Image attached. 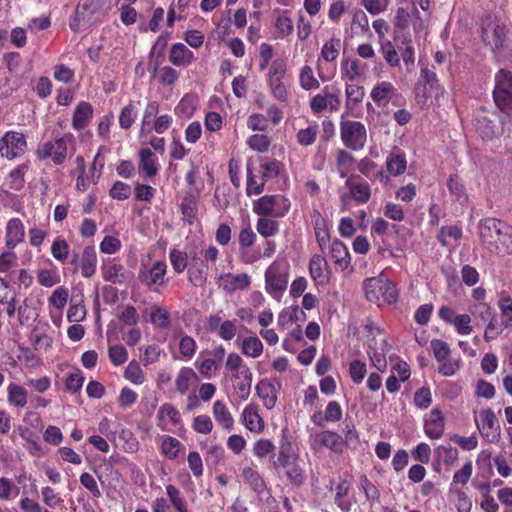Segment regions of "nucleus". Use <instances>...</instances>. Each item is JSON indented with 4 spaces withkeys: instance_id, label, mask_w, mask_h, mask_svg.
<instances>
[{
    "instance_id": "obj_55",
    "label": "nucleus",
    "mask_w": 512,
    "mask_h": 512,
    "mask_svg": "<svg viewBox=\"0 0 512 512\" xmlns=\"http://www.w3.org/2000/svg\"><path fill=\"white\" fill-rule=\"evenodd\" d=\"M27 166L26 165H20L13 169L8 176L9 181V187L12 190L19 191L24 186V176L27 172Z\"/></svg>"
},
{
    "instance_id": "obj_45",
    "label": "nucleus",
    "mask_w": 512,
    "mask_h": 512,
    "mask_svg": "<svg viewBox=\"0 0 512 512\" xmlns=\"http://www.w3.org/2000/svg\"><path fill=\"white\" fill-rule=\"evenodd\" d=\"M124 377L135 385H141L146 380L144 371L140 367V364L135 360L129 362L127 365L124 371Z\"/></svg>"
},
{
    "instance_id": "obj_4",
    "label": "nucleus",
    "mask_w": 512,
    "mask_h": 512,
    "mask_svg": "<svg viewBox=\"0 0 512 512\" xmlns=\"http://www.w3.org/2000/svg\"><path fill=\"white\" fill-rule=\"evenodd\" d=\"M291 203L283 195H265L253 202V212L259 216L282 218L290 210Z\"/></svg>"
},
{
    "instance_id": "obj_59",
    "label": "nucleus",
    "mask_w": 512,
    "mask_h": 512,
    "mask_svg": "<svg viewBox=\"0 0 512 512\" xmlns=\"http://www.w3.org/2000/svg\"><path fill=\"white\" fill-rule=\"evenodd\" d=\"M136 117H137V109L132 103H129L122 109V111L120 113V116H119L120 127L125 130L129 129L132 126V124L134 123Z\"/></svg>"
},
{
    "instance_id": "obj_56",
    "label": "nucleus",
    "mask_w": 512,
    "mask_h": 512,
    "mask_svg": "<svg viewBox=\"0 0 512 512\" xmlns=\"http://www.w3.org/2000/svg\"><path fill=\"white\" fill-rule=\"evenodd\" d=\"M181 447L182 444L178 439L166 436L162 442L161 451L168 459L173 460L177 458Z\"/></svg>"
},
{
    "instance_id": "obj_29",
    "label": "nucleus",
    "mask_w": 512,
    "mask_h": 512,
    "mask_svg": "<svg viewBox=\"0 0 512 512\" xmlns=\"http://www.w3.org/2000/svg\"><path fill=\"white\" fill-rule=\"evenodd\" d=\"M212 413L216 422L225 430H232L234 419L223 401L217 400L212 407Z\"/></svg>"
},
{
    "instance_id": "obj_51",
    "label": "nucleus",
    "mask_w": 512,
    "mask_h": 512,
    "mask_svg": "<svg viewBox=\"0 0 512 512\" xmlns=\"http://www.w3.org/2000/svg\"><path fill=\"white\" fill-rule=\"evenodd\" d=\"M166 493L172 506L177 512H188L187 504L185 499L182 497L181 492L178 488L173 485L166 486Z\"/></svg>"
},
{
    "instance_id": "obj_41",
    "label": "nucleus",
    "mask_w": 512,
    "mask_h": 512,
    "mask_svg": "<svg viewBox=\"0 0 512 512\" xmlns=\"http://www.w3.org/2000/svg\"><path fill=\"white\" fill-rule=\"evenodd\" d=\"M346 186L349 188L351 197L359 202L366 203L371 196V188L368 183H352L349 180L346 182Z\"/></svg>"
},
{
    "instance_id": "obj_21",
    "label": "nucleus",
    "mask_w": 512,
    "mask_h": 512,
    "mask_svg": "<svg viewBox=\"0 0 512 512\" xmlns=\"http://www.w3.org/2000/svg\"><path fill=\"white\" fill-rule=\"evenodd\" d=\"M366 66L356 58H344L341 61V78L355 81L365 75Z\"/></svg>"
},
{
    "instance_id": "obj_58",
    "label": "nucleus",
    "mask_w": 512,
    "mask_h": 512,
    "mask_svg": "<svg viewBox=\"0 0 512 512\" xmlns=\"http://www.w3.org/2000/svg\"><path fill=\"white\" fill-rule=\"evenodd\" d=\"M386 345L385 340L383 339L381 342V347L379 351L376 348H372L369 346L368 354L370 356V359L373 363V365L376 367L378 371H384L387 367L386 359H385V353H384V346Z\"/></svg>"
},
{
    "instance_id": "obj_38",
    "label": "nucleus",
    "mask_w": 512,
    "mask_h": 512,
    "mask_svg": "<svg viewBox=\"0 0 512 512\" xmlns=\"http://www.w3.org/2000/svg\"><path fill=\"white\" fill-rule=\"evenodd\" d=\"M188 280L196 287H202L208 278V268L203 263H194L188 267Z\"/></svg>"
},
{
    "instance_id": "obj_13",
    "label": "nucleus",
    "mask_w": 512,
    "mask_h": 512,
    "mask_svg": "<svg viewBox=\"0 0 512 512\" xmlns=\"http://www.w3.org/2000/svg\"><path fill=\"white\" fill-rule=\"evenodd\" d=\"M167 265L163 261H156L150 268L142 267L139 271V280L142 284L151 287L153 285H164Z\"/></svg>"
},
{
    "instance_id": "obj_53",
    "label": "nucleus",
    "mask_w": 512,
    "mask_h": 512,
    "mask_svg": "<svg viewBox=\"0 0 512 512\" xmlns=\"http://www.w3.org/2000/svg\"><path fill=\"white\" fill-rule=\"evenodd\" d=\"M225 367L227 370L232 372V374L239 371V374H241L242 379H243V377L245 378V376H246V375H243V372L247 373V369H249V367L244 363L241 356L238 355L237 353L228 354L226 363H225Z\"/></svg>"
},
{
    "instance_id": "obj_62",
    "label": "nucleus",
    "mask_w": 512,
    "mask_h": 512,
    "mask_svg": "<svg viewBox=\"0 0 512 512\" xmlns=\"http://www.w3.org/2000/svg\"><path fill=\"white\" fill-rule=\"evenodd\" d=\"M456 495L455 506L458 512H471L472 501L463 489L449 490Z\"/></svg>"
},
{
    "instance_id": "obj_42",
    "label": "nucleus",
    "mask_w": 512,
    "mask_h": 512,
    "mask_svg": "<svg viewBox=\"0 0 512 512\" xmlns=\"http://www.w3.org/2000/svg\"><path fill=\"white\" fill-rule=\"evenodd\" d=\"M256 230L265 238L272 237L279 232V223L268 216H262L257 220Z\"/></svg>"
},
{
    "instance_id": "obj_1",
    "label": "nucleus",
    "mask_w": 512,
    "mask_h": 512,
    "mask_svg": "<svg viewBox=\"0 0 512 512\" xmlns=\"http://www.w3.org/2000/svg\"><path fill=\"white\" fill-rule=\"evenodd\" d=\"M480 239L491 251L512 254V227L496 218L482 219L478 224Z\"/></svg>"
},
{
    "instance_id": "obj_35",
    "label": "nucleus",
    "mask_w": 512,
    "mask_h": 512,
    "mask_svg": "<svg viewBox=\"0 0 512 512\" xmlns=\"http://www.w3.org/2000/svg\"><path fill=\"white\" fill-rule=\"evenodd\" d=\"M139 168L145 172L147 177H153L158 172L157 158L155 154L148 148L139 151Z\"/></svg>"
},
{
    "instance_id": "obj_16",
    "label": "nucleus",
    "mask_w": 512,
    "mask_h": 512,
    "mask_svg": "<svg viewBox=\"0 0 512 512\" xmlns=\"http://www.w3.org/2000/svg\"><path fill=\"white\" fill-rule=\"evenodd\" d=\"M251 284V277L246 273H223L220 276V286L229 294L237 290H245Z\"/></svg>"
},
{
    "instance_id": "obj_8",
    "label": "nucleus",
    "mask_w": 512,
    "mask_h": 512,
    "mask_svg": "<svg viewBox=\"0 0 512 512\" xmlns=\"http://www.w3.org/2000/svg\"><path fill=\"white\" fill-rule=\"evenodd\" d=\"M340 136L347 148L360 150L365 146L367 131L361 122L345 120L340 123Z\"/></svg>"
},
{
    "instance_id": "obj_47",
    "label": "nucleus",
    "mask_w": 512,
    "mask_h": 512,
    "mask_svg": "<svg viewBox=\"0 0 512 512\" xmlns=\"http://www.w3.org/2000/svg\"><path fill=\"white\" fill-rule=\"evenodd\" d=\"M341 48V40L339 38H331L325 42L321 49V57L326 62H333L337 59Z\"/></svg>"
},
{
    "instance_id": "obj_39",
    "label": "nucleus",
    "mask_w": 512,
    "mask_h": 512,
    "mask_svg": "<svg viewBox=\"0 0 512 512\" xmlns=\"http://www.w3.org/2000/svg\"><path fill=\"white\" fill-rule=\"evenodd\" d=\"M263 343L256 336H249L243 339L241 344V352L251 358H258L263 353Z\"/></svg>"
},
{
    "instance_id": "obj_20",
    "label": "nucleus",
    "mask_w": 512,
    "mask_h": 512,
    "mask_svg": "<svg viewBox=\"0 0 512 512\" xmlns=\"http://www.w3.org/2000/svg\"><path fill=\"white\" fill-rule=\"evenodd\" d=\"M444 416L438 408L431 410L429 418L425 420V434L431 439H439L444 433Z\"/></svg>"
},
{
    "instance_id": "obj_46",
    "label": "nucleus",
    "mask_w": 512,
    "mask_h": 512,
    "mask_svg": "<svg viewBox=\"0 0 512 512\" xmlns=\"http://www.w3.org/2000/svg\"><path fill=\"white\" fill-rule=\"evenodd\" d=\"M300 86L304 90H313L320 87V83L314 76V72L309 65H305L301 68L299 74Z\"/></svg>"
},
{
    "instance_id": "obj_24",
    "label": "nucleus",
    "mask_w": 512,
    "mask_h": 512,
    "mask_svg": "<svg viewBox=\"0 0 512 512\" xmlns=\"http://www.w3.org/2000/svg\"><path fill=\"white\" fill-rule=\"evenodd\" d=\"M24 225L19 218H12L6 225V246L16 247L24 239Z\"/></svg>"
},
{
    "instance_id": "obj_48",
    "label": "nucleus",
    "mask_w": 512,
    "mask_h": 512,
    "mask_svg": "<svg viewBox=\"0 0 512 512\" xmlns=\"http://www.w3.org/2000/svg\"><path fill=\"white\" fill-rule=\"evenodd\" d=\"M196 110L195 98L189 95L184 96L175 107V113L181 118H190Z\"/></svg>"
},
{
    "instance_id": "obj_32",
    "label": "nucleus",
    "mask_w": 512,
    "mask_h": 512,
    "mask_svg": "<svg viewBox=\"0 0 512 512\" xmlns=\"http://www.w3.org/2000/svg\"><path fill=\"white\" fill-rule=\"evenodd\" d=\"M7 400L11 406L23 408L28 401V392L23 386L10 383L7 386Z\"/></svg>"
},
{
    "instance_id": "obj_27",
    "label": "nucleus",
    "mask_w": 512,
    "mask_h": 512,
    "mask_svg": "<svg viewBox=\"0 0 512 512\" xmlns=\"http://www.w3.org/2000/svg\"><path fill=\"white\" fill-rule=\"evenodd\" d=\"M330 253H331V257L334 260L335 264L341 270H345L349 267L350 262H351V257H350L347 247L345 246V244L342 241H340L338 239L333 240L331 243V246H330Z\"/></svg>"
},
{
    "instance_id": "obj_26",
    "label": "nucleus",
    "mask_w": 512,
    "mask_h": 512,
    "mask_svg": "<svg viewBox=\"0 0 512 512\" xmlns=\"http://www.w3.org/2000/svg\"><path fill=\"white\" fill-rule=\"evenodd\" d=\"M97 254L92 246L84 247L80 258L81 274L85 278L92 277L96 272Z\"/></svg>"
},
{
    "instance_id": "obj_5",
    "label": "nucleus",
    "mask_w": 512,
    "mask_h": 512,
    "mask_svg": "<svg viewBox=\"0 0 512 512\" xmlns=\"http://www.w3.org/2000/svg\"><path fill=\"white\" fill-rule=\"evenodd\" d=\"M74 141L72 134H65L63 137L46 141L40 144L36 150L39 159H51L56 165L63 164L67 159L68 144Z\"/></svg>"
},
{
    "instance_id": "obj_25",
    "label": "nucleus",
    "mask_w": 512,
    "mask_h": 512,
    "mask_svg": "<svg viewBox=\"0 0 512 512\" xmlns=\"http://www.w3.org/2000/svg\"><path fill=\"white\" fill-rule=\"evenodd\" d=\"M328 264L321 255H313L309 262V273L311 278L319 283L325 284L328 281L327 276Z\"/></svg>"
},
{
    "instance_id": "obj_6",
    "label": "nucleus",
    "mask_w": 512,
    "mask_h": 512,
    "mask_svg": "<svg viewBox=\"0 0 512 512\" xmlns=\"http://www.w3.org/2000/svg\"><path fill=\"white\" fill-rule=\"evenodd\" d=\"M288 285L285 263L275 260L265 272V288L274 299L280 300Z\"/></svg>"
},
{
    "instance_id": "obj_43",
    "label": "nucleus",
    "mask_w": 512,
    "mask_h": 512,
    "mask_svg": "<svg viewBox=\"0 0 512 512\" xmlns=\"http://www.w3.org/2000/svg\"><path fill=\"white\" fill-rule=\"evenodd\" d=\"M387 171L393 176L402 175L407 168V161L404 155L399 153L391 154L386 160Z\"/></svg>"
},
{
    "instance_id": "obj_14",
    "label": "nucleus",
    "mask_w": 512,
    "mask_h": 512,
    "mask_svg": "<svg viewBox=\"0 0 512 512\" xmlns=\"http://www.w3.org/2000/svg\"><path fill=\"white\" fill-rule=\"evenodd\" d=\"M327 87L324 88L322 93L314 95L310 100V109L313 114L318 115L327 108L330 111H337L340 108L341 101L338 95L326 92Z\"/></svg>"
},
{
    "instance_id": "obj_57",
    "label": "nucleus",
    "mask_w": 512,
    "mask_h": 512,
    "mask_svg": "<svg viewBox=\"0 0 512 512\" xmlns=\"http://www.w3.org/2000/svg\"><path fill=\"white\" fill-rule=\"evenodd\" d=\"M318 134V125L314 124L305 129L298 131L296 138L301 146H311L315 141Z\"/></svg>"
},
{
    "instance_id": "obj_9",
    "label": "nucleus",
    "mask_w": 512,
    "mask_h": 512,
    "mask_svg": "<svg viewBox=\"0 0 512 512\" xmlns=\"http://www.w3.org/2000/svg\"><path fill=\"white\" fill-rule=\"evenodd\" d=\"M475 422L481 436L489 443L498 442L501 436V428L493 410L487 408L479 412V418Z\"/></svg>"
},
{
    "instance_id": "obj_30",
    "label": "nucleus",
    "mask_w": 512,
    "mask_h": 512,
    "mask_svg": "<svg viewBox=\"0 0 512 512\" xmlns=\"http://www.w3.org/2000/svg\"><path fill=\"white\" fill-rule=\"evenodd\" d=\"M181 213L183 216V220L187 222L189 225L194 223V220L197 216V195L189 191L186 193L182 202L180 204Z\"/></svg>"
},
{
    "instance_id": "obj_31",
    "label": "nucleus",
    "mask_w": 512,
    "mask_h": 512,
    "mask_svg": "<svg viewBox=\"0 0 512 512\" xmlns=\"http://www.w3.org/2000/svg\"><path fill=\"white\" fill-rule=\"evenodd\" d=\"M104 4L105 0H82V2L77 8V19L75 21L85 19L86 13H98L103 8ZM70 27L73 30H77L79 29V24L76 22H72L70 23Z\"/></svg>"
},
{
    "instance_id": "obj_50",
    "label": "nucleus",
    "mask_w": 512,
    "mask_h": 512,
    "mask_svg": "<svg viewBox=\"0 0 512 512\" xmlns=\"http://www.w3.org/2000/svg\"><path fill=\"white\" fill-rule=\"evenodd\" d=\"M169 260L171 262V265L173 267V270L177 274H181L184 272V270L188 266V257L186 252L177 250V249H171L169 252Z\"/></svg>"
},
{
    "instance_id": "obj_33",
    "label": "nucleus",
    "mask_w": 512,
    "mask_h": 512,
    "mask_svg": "<svg viewBox=\"0 0 512 512\" xmlns=\"http://www.w3.org/2000/svg\"><path fill=\"white\" fill-rule=\"evenodd\" d=\"M243 375H246L245 378H241V374H239V371L232 374V379L234 381V388L236 390L237 396L240 400H246L248 399L250 395L251 390V384H252V372L249 369H247V373L243 372Z\"/></svg>"
},
{
    "instance_id": "obj_54",
    "label": "nucleus",
    "mask_w": 512,
    "mask_h": 512,
    "mask_svg": "<svg viewBox=\"0 0 512 512\" xmlns=\"http://www.w3.org/2000/svg\"><path fill=\"white\" fill-rule=\"evenodd\" d=\"M380 51H381L384 59L390 66H398L399 65L400 58L390 40H381L380 41Z\"/></svg>"
},
{
    "instance_id": "obj_63",
    "label": "nucleus",
    "mask_w": 512,
    "mask_h": 512,
    "mask_svg": "<svg viewBox=\"0 0 512 512\" xmlns=\"http://www.w3.org/2000/svg\"><path fill=\"white\" fill-rule=\"evenodd\" d=\"M108 356L113 365L120 366L127 361L128 352L124 346L114 345L109 347Z\"/></svg>"
},
{
    "instance_id": "obj_12",
    "label": "nucleus",
    "mask_w": 512,
    "mask_h": 512,
    "mask_svg": "<svg viewBox=\"0 0 512 512\" xmlns=\"http://www.w3.org/2000/svg\"><path fill=\"white\" fill-rule=\"evenodd\" d=\"M324 447L335 453H341L345 447V441L339 434L330 430L316 433L312 438L311 448L319 450Z\"/></svg>"
},
{
    "instance_id": "obj_28",
    "label": "nucleus",
    "mask_w": 512,
    "mask_h": 512,
    "mask_svg": "<svg viewBox=\"0 0 512 512\" xmlns=\"http://www.w3.org/2000/svg\"><path fill=\"white\" fill-rule=\"evenodd\" d=\"M93 115V108L92 106L85 101L80 102L77 107L75 108L73 119H72V127L75 130H82L84 129L91 117Z\"/></svg>"
},
{
    "instance_id": "obj_7",
    "label": "nucleus",
    "mask_w": 512,
    "mask_h": 512,
    "mask_svg": "<svg viewBox=\"0 0 512 512\" xmlns=\"http://www.w3.org/2000/svg\"><path fill=\"white\" fill-rule=\"evenodd\" d=\"M493 97L497 107L505 114H512V72L500 70L495 75Z\"/></svg>"
},
{
    "instance_id": "obj_37",
    "label": "nucleus",
    "mask_w": 512,
    "mask_h": 512,
    "mask_svg": "<svg viewBox=\"0 0 512 512\" xmlns=\"http://www.w3.org/2000/svg\"><path fill=\"white\" fill-rule=\"evenodd\" d=\"M475 126L478 134L485 140L492 139L498 134L496 125L486 115H478Z\"/></svg>"
},
{
    "instance_id": "obj_2",
    "label": "nucleus",
    "mask_w": 512,
    "mask_h": 512,
    "mask_svg": "<svg viewBox=\"0 0 512 512\" xmlns=\"http://www.w3.org/2000/svg\"><path fill=\"white\" fill-rule=\"evenodd\" d=\"M278 464L284 470V474L290 484L301 486L305 481V470L294 451L293 445L285 436L282 437L279 446Z\"/></svg>"
},
{
    "instance_id": "obj_40",
    "label": "nucleus",
    "mask_w": 512,
    "mask_h": 512,
    "mask_svg": "<svg viewBox=\"0 0 512 512\" xmlns=\"http://www.w3.org/2000/svg\"><path fill=\"white\" fill-rule=\"evenodd\" d=\"M242 477L255 492L262 493L266 489V484L258 471L252 467L242 469Z\"/></svg>"
},
{
    "instance_id": "obj_17",
    "label": "nucleus",
    "mask_w": 512,
    "mask_h": 512,
    "mask_svg": "<svg viewBox=\"0 0 512 512\" xmlns=\"http://www.w3.org/2000/svg\"><path fill=\"white\" fill-rule=\"evenodd\" d=\"M281 384L269 380H261L255 387L256 393L267 409H272L277 402L278 391Z\"/></svg>"
},
{
    "instance_id": "obj_10",
    "label": "nucleus",
    "mask_w": 512,
    "mask_h": 512,
    "mask_svg": "<svg viewBox=\"0 0 512 512\" xmlns=\"http://www.w3.org/2000/svg\"><path fill=\"white\" fill-rule=\"evenodd\" d=\"M506 35V27L497 18L487 16L481 22L482 40L492 48L502 46Z\"/></svg>"
},
{
    "instance_id": "obj_15",
    "label": "nucleus",
    "mask_w": 512,
    "mask_h": 512,
    "mask_svg": "<svg viewBox=\"0 0 512 512\" xmlns=\"http://www.w3.org/2000/svg\"><path fill=\"white\" fill-rule=\"evenodd\" d=\"M398 95V90L389 81L377 83L370 92V97L378 106L388 105Z\"/></svg>"
},
{
    "instance_id": "obj_3",
    "label": "nucleus",
    "mask_w": 512,
    "mask_h": 512,
    "mask_svg": "<svg viewBox=\"0 0 512 512\" xmlns=\"http://www.w3.org/2000/svg\"><path fill=\"white\" fill-rule=\"evenodd\" d=\"M366 298L375 303L393 304L397 301L398 293L394 283L382 277H372L365 281Z\"/></svg>"
},
{
    "instance_id": "obj_49",
    "label": "nucleus",
    "mask_w": 512,
    "mask_h": 512,
    "mask_svg": "<svg viewBox=\"0 0 512 512\" xmlns=\"http://www.w3.org/2000/svg\"><path fill=\"white\" fill-rule=\"evenodd\" d=\"M18 320L21 325H27L38 317V313L33 308L28 299H25L21 305L18 306Z\"/></svg>"
},
{
    "instance_id": "obj_52",
    "label": "nucleus",
    "mask_w": 512,
    "mask_h": 512,
    "mask_svg": "<svg viewBox=\"0 0 512 512\" xmlns=\"http://www.w3.org/2000/svg\"><path fill=\"white\" fill-rule=\"evenodd\" d=\"M266 179L256 177L249 170L247 171L246 193L248 196L260 195L264 191Z\"/></svg>"
},
{
    "instance_id": "obj_23",
    "label": "nucleus",
    "mask_w": 512,
    "mask_h": 512,
    "mask_svg": "<svg viewBox=\"0 0 512 512\" xmlns=\"http://www.w3.org/2000/svg\"><path fill=\"white\" fill-rule=\"evenodd\" d=\"M101 269L104 280L108 282L121 284L126 280V270L124 266L115 259L104 263Z\"/></svg>"
},
{
    "instance_id": "obj_11",
    "label": "nucleus",
    "mask_w": 512,
    "mask_h": 512,
    "mask_svg": "<svg viewBox=\"0 0 512 512\" xmlns=\"http://www.w3.org/2000/svg\"><path fill=\"white\" fill-rule=\"evenodd\" d=\"M26 146V139L22 133L8 132L0 140V153L7 159H14L25 152Z\"/></svg>"
},
{
    "instance_id": "obj_60",
    "label": "nucleus",
    "mask_w": 512,
    "mask_h": 512,
    "mask_svg": "<svg viewBox=\"0 0 512 512\" xmlns=\"http://www.w3.org/2000/svg\"><path fill=\"white\" fill-rule=\"evenodd\" d=\"M41 496L45 506L50 509L57 508L63 501L60 495L50 486L42 487Z\"/></svg>"
},
{
    "instance_id": "obj_18",
    "label": "nucleus",
    "mask_w": 512,
    "mask_h": 512,
    "mask_svg": "<svg viewBox=\"0 0 512 512\" xmlns=\"http://www.w3.org/2000/svg\"><path fill=\"white\" fill-rule=\"evenodd\" d=\"M225 353L226 350L222 345L214 348L210 352L211 357L201 362L199 372L206 378L214 376L222 363Z\"/></svg>"
},
{
    "instance_id": "obj_44",
    "label": "nucleus",
    "mask_w": 512,
    "mask_h": 512,
    "mask_svg": "<svg viewBox=\"0 0 512 512\" xmlns=\"http://www.w3.org/2000/svg\"><path fill=\"white\" fill-rule=\"evenodd\" d=\"M473 473V465L472 462H467L461 469L457 470L454 475L452 482L450 484L449 490L461 489L459 485H466Z\"/></svg>"
},
{
    "instance_id": "obj_34",
    "label": "nucleus",
    "mask_w": 512,
    "mask_h": 512,
    "mask_svg": "<svg viewBox=\"0 0 512 512\" xmlns=\"http://www.w3.org/2000/svg\"><path fill=\"white\" fill-rule=\"evenodd\" d=\"M350 483L347 480H341L335 488L334 502L342 512H350L352 502L348 497Z\"/></svg>"
},
{
    "instance_id": "obj_61",
    "label": "nucleus",
    "mask_w": 512,
    "mask_h": 512,
    "mask_svg": "<svg viewBox=\"0 0 512 512\" xmlns=\"http://www.w3.org/2000/svg\"><path fill=\"white\" fill-rule=\"evenodd\" d=\"M69 249L67 241L58 237L52 243L51 253L56 260L63 262L68 258Z\"/></svg>"
},
{
    "instance_id": "obj_22",
    "label": "nucleus",
    "mask_w": 512,
    "mask_h": 512,
    "mask_svg": "<svg viewBox=\"0 0 512 512\" xmlns=\"http://www.w3.org/2000/svg\"><path fill=\"white\" fill-rule=\"evenodd\" d=\"M195 59L194 53L182 43L172 45L169 61L177 67H187Z\"/></svg>"
},
{
    "instance_id": "obj_19",
    "label": "nucleus",
    "mask_w": 512,
    "mask_h": 512,
    "mask_svg": "<svg viewBox=\"0 0 512 512\" xmlns=\"http://www.w3.org/2000/svg\"><path fill=\"white\" fill-rule=\"evenodd\" d=\"M242 420L245 427L253 433H261L265 428L263 418L259 414L258 405L248 404L242 412Z\"/></svg>"
},
{
    "instance_id": "obj_64",
    "label": "nucleus",
    "mask_w": 512,
    "mask_h": 512,
    "mask_svg": "<svg viewBox=\"0 0 512 512\" xmlns=\"http://www.w3.org/2000/svg\"><path fill=\"white\" fill-rule=\"evenodd\" d=\"M248 146L257 152H266L270 146L269 138L264 134H254L247 139Z\"/></svg>"
},
{
    "instance_id": "obj_36",
    "label": "nucleus",
    "mask_w": 512,
    "mask_h": 512,
    "mask_svg": "<svg viewBox=\"0 0 512 512\" xmlns=\"http://www.w3.org/2000/svg\"><path fill=\"white\" fill-rule=\"evenodd\" d=\"M197 380L198 376L192 368L182 367L175 379L176 389L180 394L184 395L189 390L191 383Z\"/></svg>"
}]
</instances>
